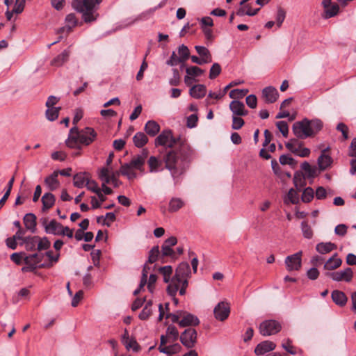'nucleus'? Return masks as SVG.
Instances as JSON below:
<instances>
[{
  "label": "nucleus",
  "instance_id": "e2e57ef3",
  "mask_svg": "<svg viewBox=\"0 0 356 356\" xmlns=\"http://www.w3.org/2000/svg\"><path fill=\"white\" fill-rule=\"evenodd\" d=\"M291 340L287 339L282 343V346L289 353L294 355L296 354V351L294 350V347L291 346Z\"/></svg>",
  "mask_w": 356,
  "mask_h": 356
},
{
  "label": "nucleus",
  "instance_id": "9b49d317",
  "mask_svg": "<svg viewBox=\"0 0 356 356\" xmlns=\"http://www.w3.org/2000/svg\"><path fill=\"white\" fill-rule=\"evenodd\" d=\"M326 276L331 277L334 281H345L349 282L353 278V270L350 268H346L343 270L325 273Z\"/></svg>",
  "mask_w": 356,
  "mask_h": 356
},
{
  "label": "nucleus",
  "instance_id": "c756f323",
  "mask_svg": "<svg viewBox=\"0 0 356 356\" xmlns=\"http://www.w3.org/2000/svg\"><path fill=\"white\" fill-rule=\"evenodd\" d=\"M145 131L150 136H155L160 131L159 124L154 120H149L145 126Z\"/></svg>",
  "mask_w": 356,
  "mask_h": 356
},
{
  "label": "nucleus",
  "instance_id": "0eeeda50",
  "mask_svg": "<svg viewBox=\"0 0 356 356\" xmlns=\"http://www.w3.org/2000/svg\"><path fill=\"white\" fill-rule=\"evenodd\" d=\"M176 144H179V147L184 143L176 139L172 136V131L169 129L163 130L155 139V145L165 146L167 147H172Z\"/></svg>",
  "mask_w": 356,
  "mask_h": 356
},
{
  "label": "nucleus",
  "instance_id": "b1692460",
  "mask_svg": "<svg viewBox=\"0 0 356 356\" xmlns=\"http://www.w3.org/2000/svg\"><path fill=\"white\" fill-rule=\"evenodd\" d=\"M326 150L324 149L318 159V165L321 170H325L330 167L332 163V158L325 154Z\"/></svg>",
  "mask_w": 356,
  "mask_h": 356
},
{
  "label": "nucleus",
  "instance_id": "37998d69",
  "mask_svg": "<svg viewBox=\"0 0 356 356\" xmlns=\"http://www.w3.org/2000/svg\"><path fill=\"white\" fill-rule=\"evenodd\" d=\"M179 58L184 63L190 57V51L187 46L181 44L178 47Z\"/></svg>",
  "mask_w": 356,
  "mask_h": 356
},
{
  "label": "nucleus",
  "instance_id": "c85d7f7f",
  "mask_svg": "<svg viewBox=\"0 0 356 356\" xmlns=\"http://www.w3.org/2000/svg\"><path fill=\"white\" fill-rule=\"evenodd\" d=\"M56 201L55 196L51 193H46L42 197V210L46 211L53 207Z\"/></svg>",
  "mask_w": 356,
  "mask_h": 356
},
{
  "label": "nucleus",
  "instance_id": "f8f14e48",
  "mask_svg": "<svg viewBox=\"0 0 356 356\" xmlns=\"http://www.w3.org/2000/svg\"><path fill=\"white\" fill-rule=\"evenodd\" d=\"M302 252L300 251L293 254L287 256L285 259V264L289 271L298 270L301 267Z\"/></svg>",
  "mask_w": 356,
  "mask_h": 356
},
{
  "label": "nucleus",
  "instance_id": "c03bdc74",
  "mask_svg": "<svg viewBox=\"0 0 356 356\" xmlns=\"http://www.w3.org/2000/svg\"><path fill=\"white\" fill-rule=\"evenodd\" d=\"M301 168L305 172L308 178H313L316 175V169L315 168H312L307 161H305L301 164Z\"/></svg>",
  "mask_w": 356,
  "mask_h": 356
},
{
  "label": "nucleus",
  "instance_id": "ddd939ff",
  "mask_svg": "<svg viewBox=\"0 0 356 356\" xmlns=\"http://www.w3.org/2000/svg\"><path fill=\"white\" fill-rule=\"evenodd\" d=\"M215 318L220 321L227 318L230 313V307L227 302H220L214 308Z\"/></svg>",
  "mask_w": 356,
  "mask_h": 356
},
{
  "label": "nucleus",
  "instance_id": "6ab92c4d",
  "mask_svg": "<svg viewBox=\"0 0 356 356\" xmlns=\"http://www.w3.org/2000/svg\"><path fill=\"white\" fill-rule=\"evenodd\" d=\"M229 108L234 115L244 116L248 113V111L245 110L244 104L238 100L231 102Z\"/></svg>",
  "mask_w": 356,
  "mask_h": 356
},
{
  "label": "nucleus",
  "instance_id": "13d9d810",
  "mask_svg": "<svg viewBox=\"0 0 356 356\" xmlns=\"http://www.w3.org/2000/svg\"><path fill=\"white\" fill-rule=\"evenodd\" d=\"M116 219L115 214L113 212L106 213L105 217H104L103 225L110 227L111 223L113 222Z\"/></svg>",
  "mask_w": 356,
  "mask_h": 356
},
{
  "label": "nucleus",
  "instance_id": "393cba45",
  "mask_svg": "<svg viewBox=\"0 0 356 356\" xmlns=\"http://www.w3.org/2000/svg\"><path fill=\"white\" fill-rule=\"evenodd\" d=\"M342 264V260L337 257V253H335L324 264V269L327 270H334L339 268Z\"/></svg>",
  "mask_w": 356,
  "mask_h": 356
},
{
  "label": "nucleus",
  "instance_id": "bb28decb",
  "mask_svg": "<svg viewBox=\"0 0 356 356\" xmlns=\"http://www.w3.org/2000/svg\"><path fill=\"white\" fill-rule=\"evenodd\" d=\"M88 179V174L87 172L76 173L73 177L74 186L79 188H83Z\"/></svg>",
  "mask_w": 356,
  "mask_h": 356
},
{
  "label": "nucleus",
  "instance_id": "f704fd0d",
  "mask_svg": "<svg viewBox=\"0 0 356 356\" xmlns=\"http://www.w3.org/2000/svg\"><path fill=\"white\" fill-rule=\"evenodd\" d=\"M101 170H106V175L110 179V184L111 183L115 188L118 187L122 183L118 179V176L121 174L120 170L118 172H112L110 173V170L108 168L104 167Z\"/></svg>",
  "mask_w": 356,
  "mask_h": 356
},
{
  "label": "nucleus",
  "instance_id": "ea45409f",
  "mask_svg": "<svg viewBox=\"0 0 356 356\" xmlns=\"http://www.w3.org/2000/svg\"><path fill=\"white\" fill-rule=\"evenodd\" d=\"M285 145L290 152L295 154L302 147V143L296 138H292Z\"/></svg>",
  "mask_w": 356,
  "mask_h": 356
},
{
  "label": "nucleus",
  "instance_id": "473e14b6",
  "mask_svg": "<svg viewBox=\"0 0 356 356\" xmlns=\"http://www.w3.org/2000/svg\"><path fill=\"white\" fill-rule=\"evenodd\" d=\"M133 142L136 147L141 148L148 142L147 136L143 132H138L133 138Z\"/></svg>",
  "mask_w": 356,
  "mask_h": 356
},
{
  "label": "nucleus",
  "instance_id": "bf43d9fd",
  "mask_svg": "<svg viewBox=\"0 0 356 356\" xmlns=\"http://www.w3.org/2000/svg\"><path fill=\"white\" fill-rule=\"evenodd\" d=\"M172 73H173V76L170 79L169 83L171 86H178L180 82V75H179V70L176 68H174V69H172Z\"/></svg>",
  "mask_w": 356,
  "mask_h": 356
},
{
  "label": "nucleus",
  "instance_id": "79ce46f5",
  "mask_svg": "<svg viewBox=\"0 0 356 356\" xmlns=\"http://www.w3.org/2000/svg\"><path fill=\"white\" fill-rule=\"evenodd\" d=\"M60 110V107L47 108L45 113L47 118L49 121H54L58 118Z\"/></svg>",
  "mask_w": 356,
  "mask_h": 356
},
{
  "label": "nucleus",
  "instance_id": "6e6552de",
  "mask_svg": "<svg viewBox=\"0 0 356 356\" xmlns=\"http://www.w3.org/2000/svg\"><path fill=\"white\" fill-rule=\"evenodd\" d=\"M44 257V254L41 253H34L26 255L24 257L25 266L22 268L23 272H32L38 267H44V264H40Z\"/></svg>",
  "mask_w": 356,
  "mask_h": 356
},
{
  "label": "nucleus",
  "instance_id": "338daca9",
  "mask_svg": "<svg viewBox=\"0 0 356 356\" xmlns=\"http://www.w3.org/2000/svg\"><path fill=\"white\" fill-rule=\"evenodd\" d=\"M337 130L341 132L344 139L348 138V127L343 122H340L337 126Z\"/></svg>",
  "mask_w": 356,
  "mask_h": 356
},
{
  "label": "nucleus",
  "instance_id": "dca6fc26",
  "mask_svg": "<svg viewBox=\"0 0 356 356\" xmlns=\"http://www.w3.org/2000/svg\"><path fill=\"white\" fill-rule=\"evenodd\" d=\"M276 345L273 341H264L259 343L254 349V353L257 355H262L265 353L273 350Z\"/></svg>",
  "mask_w": 356,
  "mask_h": 356
},
{
  "label": "nucleus",
  "instance_id": "5fc2aeb1",
  "mask_svg": "<svg viewBox=\"0 0 356 356\" xmlns=\"http://www.w3.org/2000/svg\"><path fill=\"white\" fill-rule=\"evenodd\" d=\"M220 72H221L220 65L217 63H213L210 69L209 78L211 79H214L220 74Z\"/></svg>",
  "mask_w": 356,
  "mask_h": 356
},
{
  "label": "nucleus",
  "instance_id": "2f4dec72",
  "mask_svg": "<svg viewBox=\"0 0 356 356\" xmlns=\"http://www.w3.org/2000/svg\"><path fill=\"white\" fill-rule=\"evenodd\" d=\"M259 10H260L259 8H256L254 10H252L251 8V6L250 4H248L243 7H240L236 10V13L238 16H241V17L244 16V15L254 16L255 15L257 14V13L259 12Z\"/></svg>",
  "mask_w": 356,
  "mask_h": 356
},
{
  "label": "nucleus",
  "instance_id": "a19ab883",
  "mask_svg": "<svg viewBox=\"0 0 356 356\" xmlns=\"http://www.w3.org/2000/svg\"><path fill=\"white\" fill-rule=\"evenodd\" d=\"M166 335L169 339V341L174 342L179 338V332L174 325H169L166 330Z\"/></svg>",
  "mask_w": 356,
  "mask_h": 356
},
{
  "label": "nucleus",
  "instance_id": "7ed1b4c3",
  "mask_svg": "<svg viewBox=\"0 0 356 356\" xmlns=\"http://www.w3.org/2000/svg\"><path fill=\"white\" fill-rule=\"evenodd\" d=\"M103 0H72V6L82 14V18L86 23L94 22L98 17L97 9Z\"/></svg>",
  "mask_w": 356,
  "mask_h": 356
},
{
  "label": "nucleus",
  "instance_id": "aec40b11",
  "mask_svg": "<svg viewBox=\"0 0 356 356\" xmlns=\"http://www.w3.org/2000/svg\"><path fill=\"white\" fill-rule=\"evenodd\" d=\"M200 323V321L197 316L190 313H187L183 316L182 319L179 322L180 327H186L192 325H197Z\"/></svg>",
  "mask_w": 356,
  "mask_h": 356
},
{
  "label": "nucleus",
  "instance_id": "a18cd8bd",
  "mask_svg": "<svg viewBox=\"0 0 356 356\" xmlns=\"http://www.w3.org/2000/svg\"><path fill=\"white\" fill-rule=\"evenodd\" d=\"M184 206V202L179 198H172L169 203V211L176 212Z\"/></svg>",
  "mask_w": 356,
  "mask_h": 356
},
{
  "label": "nucleus",
  "instance_id": "052dcab7",
  "mask_svg": "<svg viewBox=\"0 0 356 356\" xmlns=\"http://www.w3.org/2000/svg\"><path fill=\"white\" fill-rule=\"evenodd\" d=\"M286 17V12L282 8H278L277 16H276V23L278 27H280L282 24L283 23Z\"/></svg>",
  "mask_w": 356,
  "mask_h": 356
},
{
  "label": "nucleus",
  "instance_id": "f3484780",
  "mask_svg": "<svg viewBox=\"0 0 356 356\" xmlns=\"http://www.w3.org/2000/svg\"><path fill=\"white\" fill-rule=\"evenodd\" d=\"M46 233L63 236H65V232H63V226L56 220H51L48 225L46 226Z\"/></svg>",
  "mask_w": 356,
  "mask_h": 356
},
{
  "label": "nucleus",
  "instance_id": "9d476101",
  "mask_svg": "<svg viewBox=\"0 0 356 356\" xmlns=\"http://www.w3.org/2000/svg\"><path fill=\"white\" fill-rule=\"evenodd\" d=\"M181 343L188 348H193L197 341V332L193 328L186 329L180 336Z\"/></svg>",
  "mask_w": 356,
  "mask_h": 356
},
{
  "label": "nucleus",
  "instance_id": "c9c22d12",
  "mask_svg": "<svg viewBox=\"0 0 356 356\" xmlns=\"http://www.w3.org/2000/svg\"><path fill=\"white\" fill-rule=\"evenodd\" d=\"M158 349L160 353L166 355H172L180 352L181 350V346L180 344L176 343L167 347H159Z\"/></svg>",
  "mask_w": 356,
  "mask_h": 356
},
{
  "label": "nucleus",
  "instance_id": "864d4df0",
  "mask_svg": "<svg viewBox=\"0 0 356 356\" xmlns=\"http://www.w3.org/2000/svg\"><path fill=\"white\" fill-rule=\"evenodd\" d=\"M51 245L50 241L47 237L40 238L37 244V250L39 251L47 250Z\"/></svg>",
  "mask_w": 356,
  "mask_h": 356
},
{
  "label": "nucleus",
  "instance_id": "20e7f679",
  "mask_svg": "<svg viewBox=\"0 0 356 356\" xmlns=\"http://www.w3.org/2000/svg\"><path fill=\"white\" fill-rule=\"evenodd\" d=\"M323 127V122L318 119L309 120L307 118L296 122L293 124V132L300 139H305L317 134Z\"/></svg>",
  "mask_w": 356,
  "mask_h": 356
},
{
  "label": "nucleus",
  "instance_id": "4c0bfd02",
  "mask_svg": "<svg viewBox=\"0 0 356 356\" xmlns=\"http://www.w3.org/2000/svg\"><path fill=\"white\" fill-rule=\"evenodd\" d=\"M284 202L286 204L289 203L293 204H298L299 202L298 193L293 188H291L287 193L286 197L284 200Z\"/></svg>",
  "mask_w": 356,
  "mask_h": 356
},
{
  "label": "nucleus",
  "instance_id": "7c9ffc66",
  "mask_svg": "<svg viewBox=\"0 0 356 356\" xmlns=\"http://www.w3.org/2000/svg\"><path fill=\"white\" fill-rule=\"evenodd\" d=\"M106 170H100L99 173V178L102 181V191L106 195H111L113 191L111 188L106 186V184H110V179L106 175Z\"/></svg>",
  "mask_w": 356,
  "mask_h": 356
},
{
  "label": "nucleus",
  "instance_id": "49530a36",
  "mask_svg": "<svg viewBox=\"0 0 356 356\" xmlns=\"http://www.w3.org/2000/svg\"><path fill=\"white\" fill-rule=\"evenodd\" d=\"M195 49L202 58L209 59V63L211 62L212 57L207 48L204 46H195Z\"/></svg>",
  "mask_w": 356,
  "mask_h": 356
},
{
  "label": "nucleus",
  "instance_id": "f257e3e1",
  "mask_svg": "<svg viewBox=\"0 0 356 356\" xmlns=\"http://www.w3.org/2000/svg\"><path fill=\"white\" fill-rule=\"evenodd\" d=\"M191 154V147L187 144H181L178 150L169 152L163 159L152 156L147 160L149 171L153 173L162 170L164 161L165 168L170 172L171 176L177 182V179L184 172L186 163L189 161Z\"/></svg>",
  "mask_w": 356,
  "mask_h": 356
},
{
  "label": "nucleus",
  "instance_id": "69168bd1",
  "mask_svg": "<svg viewBox=\"0 0 356 356\" xmlns=\"http://www.w3.org/2000/svg\"><path fill=\"white\" fill-rule=\"evenodd\" d=\"M280 162L282 165H293L296 164L295 160L289 155L283 154L280 157Z\"/></svg>",
  "mask_w": 356,
  "mask_h": 356
},
{
  "label": "nucleus",
  "instance_id": "6e6d98bb",
  "mask_svg": "<svg viewBox=\"0 0 356 356\" xmlns=\"http://www.w3.org/2000/svg\"><path fill=\"white\" fill-rule=\"evenodd\" d=\"M26 254L24 252H15L10 255V259L17 265L22 264V261H24Z\"/></svg>",
  "mask_w": 356,
  "mask_h": 356
},
{
  "label": "nucleus",
  "instance_id": "f03ea898",
  "mask_svg": "<svg viewBox=\"0 0 356 356\" xmlns=\"http://www.w3.org/2000/svg\"><path fill=\"white\" fill-rule=\"evenodd\" d=\"M96 137L97 133L94 129L86 127L79 131L77 127L74 126L70 129L65 144L70 148L80 149V144L89 145L95 140Z\"/></svg>",
  "mask_w": 356,
  "mask_h": 356
},
{
  "label": "nucleus",
  "instance_id": "2eb2a0df",
  "mask_svg": "<svg viewBox=\"0 0 356 356\" xmlns=\"http://www.w3.org/2000/svg\"><path fill=\"white\" fill-rule=\"evenodd\" d=\"M65 22L67 24L58 30V34H63L65 32L69 33L72 31V28L77 24V19L74 13L68 14L65 17Z\"/></svg>",
  "mask_w": 356,
  "mask_h": 356
},
{
  "label": "nucleus",
  "instance_id": "4468645a",
  "mask_svg": "<svg viewBox=\"0 0 356 356\" xmlns=\"http://www.w3.org/2000/svg\"><path fill=\"white\" fill-rule=\"evenodd\" d=\"M262 97L266 103L272 104L277 101L279 93L275 88L268 86L263 89Z\"/></svg>",
  "mask_w": 356,
  "mask_h": 356
},
{
  "label": "nucleus",
  "instance_id": "72a5a7b5",
  "mask_svg": "<svg viewBox=\"0 0 356 356\" xmlns=\"http://www.w3.org/2000/svg\"><path fill=\"white\" fill-rule=\"evenodd\" d=\"M69 56L70 51L68 49L64 50L61 54L52 60L51 65L57 67L62 65L68 60Z\"/></svg>",
  "mask_w": 356,
  "mask_h": 356
},
{
  "label": "nucleus",
  "instance_id": "39448f33",
  "mask_svg": "<svg viewBox=\"0 0 356 356\" xmlns=\"http://www.w3.org/2000/svg\"><path fill=\"white\" fill-rule=\"evenodd\" d=\"M149 151L147 149H143L140 154L134 155L129 163H124L120 167V172L126 176L129 179H133L136 177V173L134 169L143 171V166L148 156Z\"/></svg>",
  "mask_w": 356,
  "mask_h": 356
},
{
  "label": "nucleus",
  "instance_id": "0e129e2a",
  "mask_svg": "<svg viewBox=\"0 0 356 356\" xmlns=\"http://www.w3.org/2000/svg\"><path fill=\"white\" fill-rule=\"evenodd\" d=\"M85 186L89 191H90L95 193L99 192V191L100 190L98 187L97 182L94 180H90L89 179H87V181H86Z\"/></svg>",
  "mask_w": 356,
  "mask_h": 356
},
{
  "label": "nucleus",
  "instance_id": "3c124183",
  "mask_svg": "<svg viewBox=\"0 0 356 356\" xmlns=\"http://www.w3.org/2000/svg\"><path fill=\"white\" fill-rule=\"evenodd\" d=\"M186 72L194 78L201 76L204 73V70L197 66H191L186 69Z\"/></svg>",
  "mask_w": 356,
  "mask_h": 356
},
{
  "label": "nucleus",
  "instance_id": "1a4fd4ad",
  "mask_svg": "<svg viewBox=\"0 0 356 356\" xmlns=\"http://www.w3.org/2000/svg\"><path fill=\"white\" fill-rule=\"evenodd\" d=\"M281 330L280 324L275 320L263 321L259 326V331L263 336L275 334Z\"/></svg>",
  "mask_w": 356,
  "mask_h": 356
},
{
  "label": "nucleus",
  "instance_id": "412c9836",
  "mask_svg": "<svg viewBox=\"0 0 356 356\" xmlns=\"http://www.w3.org/2000/svg\"><path fill=\"white\" fill-rule=\"evenodd\" d=\"M24 223L26 228L32 233L36 230V216L32 213H26L24 217Z\"/></svg>",
  "mask_w": 356,
  "mask_h": 356
},
{
  "label": "nucleus",
  "instance_id": "cd10ccee",
  "mask_svg": "<svg viewBox=\"0 0 356 356\" xmlns=\"http://www.w3.org/2000/svg\"><path fill=\"white\" fill-rule=\"evenodd\" d=\"M332 299L335 304L339 306H344L347 302V297L342 291L334 290L332 292Z\"/></svg>",
  "mask_w": 356,
  "mask_h": 356
},
{
  "label": "nucleus",
  "instance_id": "680f3d73",
  "mask_svg": "<svg viewBox=\"0 0 356 356\" xmlns=\"http://www.w3.org/2000/svg\"><path fill=\"white\" fill-rule=\"evenodd\" d=\"M244 124V120L237 116H233L232 128L235 130L241 129Z\"/></svg>",
  "mask_w": 356,
  "mask_h": 356
},
{
  "label": "nucleus",
  "instance_id": "58836bf2",
  "mask_svg": "<svg viewBox=\"0 0 356 356\" xmlns=\"http://www.w3.org/2000/svg\"><path fill=\"white\" fill-rule=\"evenodd\" d=\"M339 10V7L337 4H332L330 7H327V8H324V14L323 17L325 19L331 18L337 15Z\"/></svg>",
  "mask_w": 356,
  "mask_h": 356
},
{
  "label": "nucleus",
  "instance_id": "603ef678",
  "mask_svg": "<svg viewBox=\"0 0 356 356\" xmlns=\"http://www.w3.org/2000/svg\"><path fill=\"white\" fill-rule=\"evenodd\" d=\"M314 191L311 187L306 188L302 195V201L304 202H309L314 198Z\"/></svg>",
  "mask_w": 356,
  "mask_h": 356
},
{
  "label": "nucleus",
  "instance_id": "a211bd4d",
  "mask_svg": "<svg viewBox=\"0 0 356 356\" xmlns=\"http://www.w3.org/2000/svg\"><path fill=\"white\" fill-rule=\"evenodd\" d=\"M58 172L54 171L44 179V184L49 191H55L59 187L60 182L58 179Z\"/></svg>",
  "mask_w": 356,
  "mask_h": 356
},
{
  "label": "nucleus",
  "instance_id": "de8ad7c7",
  "mask_svg": "<svg viewBox=\"0 0 356 356\" xmlns=\"http://www.w3.org/2000/svg\"><path fill=\"white\" fill-rule=\"evenodd\" d=\"M160 254L159 247L158 245L154 246L149 252V257L147 263L153 264L157 261Z\"/></svg>",
  "mask_w": 356,
  "mask_h": 356
},
{
  "label": "nucleus",
  "instance_id": "4d7b16f0",
  "mask_svg": "<svg viewBox=\"0 0 356 356\" xmlns=\"http://www.w3.org/2000/svg\"><path fill=\"white\" fill-rule=\"evenodd\" d=\"M276 126L284 137H286L289 133V126L285 121H278Z\"/></svg>",
  "mask_w": 356,
  "mask_h": 356
},
{
  "label": "nucleus",
  "instance_id": "a878e982",
  "mask_svg": "<svg viewBox=\"0 0 356 356\" xmlns=\"http://www.w3.org/2000/svg\"><path fill=\"white\" fill-rule=\"evenodd\" d=\"M206 87L204 85L198 84L193 86L190 90L189 93L191 97L196 98V99H200L205 96L206 95Z\"/></svg>",
  "mask_w": 356,
  "mask_h": 356
},
{
  "label": "nucleus",
  "instance_id": "e433bc0d",
  "mask_svg": "<svg viewBox=\"0 0 356 356\" xmlns=\"http://www.w3.org/2000/svg\"><path fill=\"white\" fill-rule=\"evenodd\" d=\"M293 184L298 190H301L306 185L305 176L302 172H295Z\"/></svg>",
  "mask_w": 356,
  "mask_h": 356
},
{
  "label": "nucleus",
  "instance_id": "09e8293b",
  "mask_svg": "<svg viewBox=\"0 0 356 356\" xmlns=\"http://www.w3.org/2000/svg\"><path fill=\"white\" fill-rule=\"evenodd\" d=\"M301 229L305 238L310 239L313 236V230L311 226L306 221L301 222Z\"/></svg>",
  "mask_w": 356,
  "mask_h": 356
},
{
  "label": "nucleus",
  "instance_id": "774afa93",
  "mask_svg": "<svg viewBox=\"0 0 356 356\" xmlns=\"http://www.w3.org/2000/svg\"><path fill=\"white\" fill-rule=\"evenodd\" d=\"M25 6V0H16L13 11L15 14H19L24 10Z\"/></svg>",
  "mask_w": 356,
  "mask_h": 356
},
{
  "label": "nucleus",
  "instance_id": "5701e85b",
  "mask_svg": "<svg viewBox=\"0 0 356 356\" xmlns=\"http://www.w3.org/2000/svg\"><path fill=\"white\" fill-rule=\"evenodd\" d=\"M38 240H40V237L38 236H27L19 244L20 245H24L26 250L31 251L36 249Z\"/></svg>",
  "mask_w": 356,
  "mask_h": 356
},
{
  "label": "nucleus",
  "instance_id": "8fccbe9b",
  "mask_svg": "<svg viewBox=\"0 0 356 356\" xmlns=\"http://www.w3.org/2000/svg\"><path fill=\"white\" fill-rule=\"evenodd\" d=\"M248 92V89H234L229 92V96L232 99H241Z\"/></svg>",
  "mask_w": 356,
  "mask_h": 356
},
{
  "label": "nucleus",
  "instance_id": "423d86ee",
  "mask_svg": "<svg viewBox=\"0 0 356 356\" xmlns=\"http://www.w3.org/2000/svg\"><path fill=\"white\" fill-rule=\"evenodd\" d=\"M191 275V268L187 262L181 263L177 268L175 275L172 277L171 282L167 286V293L170 296H175L177 292L175 282L179 281L181 277H188Z\"/></svg>",
  "mask_w": 356,
  "mask_h": 356
},
{
  "label": "nucleus",
  "instance_id": "4be33fe9",
  "mask_svg": "<svg viewBox=\"0 0 356 356\" xmlns=\"http://www.w3.org/2000/svg\"><path fill=\"white\" fill-rule=\"evenodd\" d=\"M337 248V245L332 242H321L316 245V250L318 253L325 254L336 250Z\"/></svg>",
  "mask_w": 356,
  "mask_h": 356
}]
</instances>
